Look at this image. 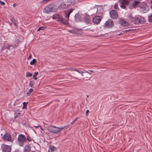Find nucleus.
<instances>
[{
    "label": "nucleus",
    "instance_id": "1",
    "mask_svg": "<svg viewBox=\"0 0 152 152\" xmlns=\"http://www.w3.org/2000/svg\"><path fill=\"white\" fill-rule=\"evenodd\" d=\"M65 127L66 126L59 128L51 125L48 127L47 130L50 132L56 134L59 133L61 130Z\"/></svg>",
    "mask_w": 152,
    "mask_h": 152
},
{
    "label": "nucleus",
    "instance_id": "2",
    "mask_svg": "<svg viewBox=\"0 0 152 152\" xmlns=\"http://www.w3.org/2000/svg\"><path fill=\"white\" fill-rule=\"evenodd\" d=\"M18 144L20 146H23L24 142L26 141V137L24 135L20 134L18 135Z\"/></svg>",
    "mask_w": 152,
    "mask_h": 152
},
{
    "label": "nucleus",
    "instance_id": "3",
    "mask_svg": "<svg viewBox=\"0 0 152 152\" xmlns=\"http://www.w3.org/2000/svg\"><path fill=\"white\" fill-rule=\"evenodd\" d=\"M56 7L53 4H51L46 7L44 10V12L49 13L51 12H54L56 11Z\"/></svg>",
    "mask_w": 152,
    "mask_h": 152
},
{
    "label": "nucleus",
    "instance_id": "4",
    "mask_svg": "<svg viewBox=\"0 0 152 152\" xmlns=\"http://www.w3.org/2000/svg\"><path fill=\"white\" fill-rule=\"evenodd\" d=\"M120 2V5L122 8L126 9V6H129L130 4V2L127 0H119Z\"/></svg>",
    "mask_w": 152,
    "mask_h": 152
},
{
    "label": "nucleus",
    "instance_id": "5",
    "mask_svg": "<svg viewBox=\"0 0 152 152\" xmlns=\"http://www.w3.org/2000/svg\"><path fill=\"white\" fill-rule=\"evenodd\" d=\"M1 135L2 136V139L4 140L10 142H12L11 136L9 134L6 133L3 135L1 134Z\"/></svg>",
    "mask_w": 152,
    "mask_h": 152
},
{
    "label": "nucleus",
    "instance_id": "6",
    "mask_svg": "<svg viewBox=\"0 0 152 152\" xmlns=\"http://www.w3.org/2000/svg\"><path fill=\"white\" fill-rule=\"evenodd\" d=\"M145 19L141 16H139L135 19L134 23L135 24H143L145 22Z\"/></svg>",
    "mask_w": 152,
    "mask_h": 152
},
{
    "label": "nucleus",
    "instance_id": "7",
    "mask_svg": "<svg viewBox=\"0 0 152 152\" xmlns=\"http://www.w3.org/2000/svg\"><path fill=\"white\" fill-rule=\"evenodd\" d=\"M114 25L113 21L111 19H109L106 21L105 23V26L106 28H111Z\"/></svg>",
    "mask_w": 152,
    "mask_h": 152
},
{
    "label": "nucleus",
    "instance_id": "8",
    "mask_svg": "<svg viewBox=\"0 0 152 152\" xmlns=\"http://www.w3.org/2000/svg\"><path fill=\"white\" fill-rule=\"evenodd\" d=\"M1 148L3 152H10L11 151L10 146L7 145L3 144Z\"/></svg>",
    "mask_w": 152,
    "mask_h": 152
},
{
    "label": "nucleus",
    "instance_id": "9",
    "mask_svg": "<svg viewBox=\"0 0 152 152\" xmlns=\"http://www.w3.org/2000/svg\"><path fill=\"white\" fill-rule=\"evenodd\" d=\"M110 17L113 19H117L118 16L117 11L115 10H112L110 12Z\"/></svg>",
    "mask_w": 152,
    "mask_h": 152
},
{
    "label": "nucleus",
    "instance_id": "10",
    "mask_svg": "<svg viewBox=\"0 0 152 152\" xmlns=\"http://www.w3.org/2000/svg\"><path fill=\"white\" fill-rule=\"evenodd\" d=\"M102 19V17L99 16H96L93 19V22L94 24H97L100 23Z\"/></svg>",
    "mask_w": 152,
    "mask_h": 152
},
{
    "label": "nucleus",
    "instance_id": "11",
    "mask_svg": "<svg viewBox=\"0 0 152 152\" xmlns=\"http://www.w3.org/2000/svg\"><path fill=\"white\" fill-rule=\"evenodd\" d=\"M118 22L119 23L123 26H128L129 25V24L127 22L123 19H120Z\"/></svg>",
    "mask_w": 152,
    "mask_h": 152
},
{
    "label": "nucleus",
    "instance_id": "12",
    "mask_svg": "<svg viewBox=\"0 0 152 152\" xmlns=\"http://www.w3.org/2000/svg\"><path fill=\"white\" fill-rule=\"evenodd\" d=\"M59 22L64 25H67L69 24L68 19H65L62 17L59 20Z\"/></svg>",
    "mask_w": 152,
    "mask_h": 152
},
{
    "label": "nucleus",
    "instance_id": "13",
    "mask_svg": "<svg viewBox=\"0 0 152 152\" xmlns=\"http://www.w3.org/2000/svg\"><path fill=\"white\" fill-rule=\"evenodd\" d=\"M74 10V9L72 8L69 9V10L68 12H66L65 14V18L66 19H68L69 20V16L70 14L72 12L73 10Z\"/></svg>",
    "mask_w": 152,
    "mask_h": 152
},
{
    "label": "nucleus",
    "instance_id": "14",
    "mask_svg": "<svg viewBox=\"0 0 152 152\" xmlns=\"http://www.w3.org/2000/svg\"><path fill=\"white\" fill-rule=\"evenodd\" d=\"M75 3V1L74 0H70L66 3V4L67 8L73 6Z\"/></svg>",
    "mask_w": 152,
    "mask_h": 152
},
{
    "label": "nucleus",
    "instance_id": "15",
    "mask_svg": "<svg viewBox=\"0 0 152 152\" xmlns=\"http://www.w3.org/2000/svg\"><path fill=\"white\" fill-rule=\"evenodd\" d=\"M67 7L66 3H65L64 2L61 3L58 6V7L59 8L63 9H66L67 8Z\"/></svg>",
    "mask_w": 152,
    "mask_h": 152
},
{
    "label": "nucleus",
    "instance_id": "16",
    "mask_svg": "<svg viewBox=\"0 0 152 152\" xmlns=\"http://www.w3.org/2000/svg\"><path fill=\"white\" fill-rule=\"evenodd\" d=\"M24 152H31V147L29 145H26L24 148Z\"/></svg>",
    "mask_w": 152,
    "mask_h": 152
},
{
    "label": "nucleus",
    "instance_id": "17",
    "mask_svg": "<svg viewBox=\"0 0 152 152\" xmlns=\"http://www.w3.org/2000/svg\"><path fill=\"white\" fill-rule=\"evenodd\" d=\"M62 17L58 14H56L53 15L52 18L53 19H56L57 20L59 21L61 17Z\"/></svg>",
    "mask_w": 152,
    "mask_h": 152
},
{
    "label": "nucleus",
    "instance_id": "18",
    "mask_svg": "<svg viewBox=\"0 0 152 152\" xmlns=\"http://www.w3.org/2000/svg\"><path fill=\"white\" fill-rule=\"evenodd\" d=\"M10 20L14 24L15 26L16 27H18V25L16 23V20L13 17H11Z\"/></svg>",
    "mask_w": 152,
    "mask_h": 152
},
{
    "label": "nucleus",
    "instance_id": "19",
    "mask_svg": "<svg viewBox=\"0 0 152 152\" xmlns=\"http://www.w3.org/2000/svg\"><path fill=\"white\" fill-rule=\"evenodd\" d=\"M75 19L77 21H80L82 19L81 16L78 14L75 15Z\"/></svg>",
    "mask_w": 152,
    "mask_h": 152
},
{
    "label": "nucleus",
    "instance_id": "20",
    "mask_svg": "<svg viewBox=\"0 0 152 152\" xmlns=\"http://www.w3.org/2000/svg\"><path fill=\"white\" fill-rule=\"evenodd\" d=\"M89 16H86L84 18V20L87 23H89L90 22Z\"/></svg>",
    "mask_w": 152,
    "mask_h": 152
},
{
    "label": "nucleus",
    "instance_id": "21",
    "mask_svg": "<svg viewBox=\"0 0 152 152\" xmlns=\"http://www.w3.org/2000/svg\"><path fill=\"white\" fill-rule=\"evenodd\" d=\"M50 148L51 151L52 152H54L55 151H57L56 148L54 146H50Z\"/></svg>",
    "mask_w": 152,
    "mask_h": 152
},
{
    "label": "nucleus",
    "instance_id": "22",
    "mask_svg": "<svg viewBox=\"0 0 152 152\" xmlns=\"http://www.w3.org/2000/svg\"><path fill=\"white\" fill-rule=\"evenodd\" d=\"M37 63V61L35 59H33L32 61H31L30 63V64L31 65H35Z\"/></svg>",
    "mask_w": 152,
    "mask_h": 152
},
{
    "label": "nucleus",
    "instance_id": "23",
    "mask_svg": "<svg viewBox=\"0 0 152 152\" xmlns=\"http://www.w3.org/2000/svg\"><path fill=\"white\" fill-rule=\"evenodd\" d=\"M140 3V2L139 1H135L132 4V6L134 7H135L137 6Z\"/></svg>",
    "mask_w": 152,
    "mask_h": 152
},
{
    "label": "nucleus",
    "instance_id": "24",
    "mask_svg": "<svg viewBox=\"0 0 152 152\" xmlns=\"http://www.w3.org/2000/svg\"><path fill=\"white\" fill-rule=\"evenodd\" d=\"M69 31L71 33L77 34V29L75 28L72 30H69Z\"/></svg>",
    "mask_w": 152,
    "mask_h": 152
},
{
    "label": "nucleus",
    "instance_id": "25",
    "mask_svg": "<svg viewBox=\"0 0 152 152\" xmlns=\"http://www.w3.org/2000/svg\"><path fill=\"white\" fill-rule=\"evenodd\" d=\"M34 90L33 89L31 88L28 91V92L26 94V95L27 96H28L30 95L31 93Z\"/></svg>",
    "mask_w": 152,
    "mask_h": 152
},
{
    "label": "nucleus",
    "instance_id": "26",
    "mask_svg": "<svg viewBox=\"0 0 152 152\" xmlns=\"http://www.w3.org/2000/svg\"><path fill=\"white\" fill-rule=\"evenodd\" d=\"M32 74L29 72H27L26 73V77H31L32 76Z\"/></svg>",
    "mask_w": 152,
    "mask_h": 152
},
{
    "label": "nucleus",
    "instance_id": "27",
    "mask_svg": "<svg viewBox=\"0 0 152 152\" xmlns=\"http://www.w3.org/2000/svg\"><path fill=\"white\" fill-rule=\"evenodd\" d=\"M17 45L16 44H13L12 45H10L9 47L10 48L11 47V49H15L16 48Z\"/></svg>",
    "mask_w": 152,
    "mask_h": 152
},
{
    "label": "nucleus",
    "instance_id": "28",
    "mask_svg": "<svg viewBox=\"0 0 152 152\" xmlns=\"http://www.w3.org/2000/svg\"><path fill=\"white\" fill-rule=\"evenodd\" d=\"M38 74V72H35L34 73V75L33 76V78L35 80H37V77H36L37 76V75Z\"/></svg>",
    "mask_w": 152,
    "mask_h": 152
},
{
    "label": "nucleus",
    "instance_id": "29",
    "mask_svg": "<svg viewBox=\"0 0 152 152\" xmlns=\"http://www.w3.org/2000/svg\"><path fill=\"white\" fill-rule=\"evenodd\" d=\"M46 28V26H41L39 27L37 30V31H39L41 30H43Z\"/></svg>",
    "mask_w": 152,
    "mask_h": 152
},
{
    "label": "nucleus",
    "instance_id": "30",
    "mask_svg": "<svg viewBox=\"0 0 152 152\" xmlns=\"http://www.w3.org/2000/svg\"><path fill=\"white\" fill-rule=\"evenodd\" d=\"M28 103L27 102L26 103L24 102L23 103V109H26V108H27L26 106L27 105Z\"/></svg>",
    "mask_w": 152,
    "mask_h": 152
},
{
    "label": "nucleus",
    "instance_id": "31",
    "mask_svg": "<svg viewBox=\"0 0 152 152\" xmlns=\"http://www.w3.org/2000/svg\"><path fill=\"white\" fill-rule=\"evenodd\" d=\"M148 19L149 22L151 23L152 22V14L151 15L149 16Z\"/></svg>",
    "mask_w": 152,
    "mask_h": 152
},
{
    "label": "nucleus",
    "instance_id": "32",
    "mask_svg": "<svg viewBox=\"0 0 152 152\" xmlns=\"http://www.w3.org/2000/svg\"><path fill=\"white\" fill-rule=\"evenodd\" d=\"M99 10H100V11H101V12H99V10L98 9H97V12H96L98 14L99 13L100 14H101V13L102 14L103 13V8H100L99 9Z\"/></svg>",
    "mask_w": 152,
    "mask_h": 152
},
{
    "label": "nucleus",
    "instance_id": "33",
    "mask_svg": "<svg viewBox=\"0 0 152 152\" xmlns=\"http://www.w3.org/2000/svg\"><path fill=\"white\" fill-rule=\"evenodd\" d=\"M20 41L19 39H17L15 40V44L16 45H18L19 43H20Z\"/></svg>",
    "mask_w": 152,
    "mask_h": 152
},
{
    "label": "nucleus",
    "instance_id": "34",
    "mask_svg": "<svg viewBox=\"0 0 152 152\" xmlns=\"http://www.w3.org/2000/svg\"><path fill=\"white\" fill-rule=\"evenodd\" d=\"M33 85H34L33 82L31 81H30V83L29 84V86H30L31 87H32Z\"/></svg>",
    "mask_w": 152,
    "mask_h": 152
},
{
    "label": "nucleus",
    "instance_id": "35",
    "mask_svg": "<svg viewBox=\"0 0 152 152\" xmlns=\"http://www.w3.org/2000/svg\"><path fill=\"white\" fill-rule=\"evenodd\" d=\"M27 140L28 141L30 142V141H31V139L29 136H28L27 137Z\"/></svg>",
    "mask_w": 152,
    "mask_h": 152
},
{
    "label": "nucleus",
    "instance_id": "36",
    "mask_svg": "<svg viewBox=\"0 0 152 152\" xmlns=\"http://www.w3.org/2000/svg\"><path fill=\"white\" fill-rule=\"evenodd\" d=\"M77 118H78L77 117L76 118H75V119H74L72 122L70 124L72 125H73L74 124V122L77 120Z\"/></svg>",
    "mask_w": 152,
    "mask_h": 152
},
{
    "label": "nucleus",
    "instance_id": "37",
    "mask_svg": "<svg viewBox=\"0 0 152 152\" xmlns=\"http://www.w3.org/2000/svg\"><path fill=\"white\" fill-rule=\"evenodd\" d=\"M114 8L115 9H118V5L116 4H115L114 5Z\"/></svg>",
    "mask_w": 152,
    "mask_h": 152
},
{
    "label": "nucleus",
    "instance_id": "38",
    "mask_svg": "<svg viewBox=\"0 0 152 152\" xmlns=\"http://www.w3.org/2000/svg\"><path fill=\"white\" fill-rule=\"evenodd\" d=\"M20 115V113H17L15 116V118H16L18 116H19Z\"/></svg>",
    "mask_w": 152,
    "mask_h": 152
},
{
    "label": "nucleus",
    "instance_id": "39",
    "mask_svg": "<svg viewBox=\"0 0 152 152\" xmlns=\"http://www.w3.org/2000/svg\"><path fill=\"white\" fill-rule=\"evenodd\" d=\"M0 3L1 5H4L5 4V3L4 2L0 0Z\"/></svg>",
    "mask_w": 152,
    "mask_h": 152
},
{
    "label": "nucleus",
    "instance_id": "40",
    "mask_svg": "<svg viewBox=\"0 0 152 152\" xmlns=\"http://www.w3.org/2000/svg\"><path fill=\"white\" fill-rule=\"evenodd\" d=\"M131 30H127L124 31V33H126L128 32H129L130 31H131Z\"/></svg>",
    "mask_w": 152,
    "mask_h": 152
},
{
    "label": "nucleus",
    "instance_id": "41",
    "mask_svg": "<svg viewBox=\"0 0 152 152\" xmlns=\"http://www.w3.org/2000/svg\"><path fill=\"white\" fill-rule=\"evenodd\" d=\"M32 57V55L31 54H30L29 57H28V60H29L30 59H31Z\"/></svg>",
    "mask_w": 152,
    "mask_h": 152
},
{
    "label": "nucleus",
    "instance_id": "42",
    "mask_svg": "<svg viewBox=\"0 0 152 152\" xmlns=\"http://www.w3.org/2000/svg\"><path fill=\"white\" fill-rule=\"evenodd\" d=\"M34 126L35 127L36 129L38 128L39 127H40V125H38L37 126Z\"/></svg>",
    "mask_w": 152,
    "mask_h": 152
},
{
    "label": "nucleus",
    "instance_id": "43",
    "mask_svg": "<svg viewBox=\"0 0 152 152\" xmlns=\"http://www.w3.org/2000/svg\"><path fill=\"white\" fill-rule=\"evenodd\" d=\"M72 70L78 72V69H73Z\"/></svg>",
    "mask_w": 152,
    "mask_h": 152
},
{
    "label": "nucleus",
    "instance_id": "44",
    "mask_svg": "<svg viewBox=\"0 0 152 152\" xmlns=\"http://www.w3.org/2000/svg\"><path fill=\"white\" fill-rule=\"evenodd\" d=\"M79 73H81L82 74V75L83 76V72H82V71H80L78 70V72Z\"/></svg>",
    "mask_w": 152,
    "mask_h": 152
},
{
    "label": "nucleus",
    "instance_id": "45",
    "mask_svg": "<svg viewBox=\"0 0 152 152\" xmlns=\"http://www.w3.org/2000/svg\"><path fill=\"white\" fill-rule=\"evenodd\" d=\"M14 152H20V151L19 150H15Z\"/></svg>",
    "mask_w": 152,
    "mask_h": 152
},
{
    "label": "nucleus",
    "instance_id": "46",
    "mask_svg": "<svg viewBox=\"0 0 152 152\" xmlns=\"http://www.w3.org/2000/svg\"><path fill=\"white\" fill-rule=\"evenodd\" d=\"M124 33V31H122L120 34L119 35H120V34H123Z\"/></svg>",
    "mask_w": 152,
    "mask_h": 152
},
{
    "label": "nucleus",
    "instance_id": "47",
    "mask_svg": "<svg viewBox=\"0 0 152 152\" xmlns=\"http://www.w3.org/2000/svg\"><path fill=\"white\" fill-rule=\"evenodd\" d=\"M17 5V4H13V6L14 7H15Z\"/></svg>",
    "mask_w": 152,
    "mask_h": 152
},
{
    "label": "nucleus",
    "instance_id": "48",
    "mask_svg": "<svg viewBox=\"0 0 152 152\" xmlns=\"http://www.w3.org/2000/svg\"><path fill=\"white\" fill-rule=\"evenodd\" d=\"M89 110H86V114L87 115L88 113H89Z\"/></svg>",
    "mask_w": 152,
    "mask_h": 152
},
{
    "label": "nucleus",
    "instance_id": "49",
    "mask_svg": "<svg viewBox=\"0 0 152 152\" xmlns=\"http://www.w3.org/2000/svg\"><path fill=\"white\" fill-rule=\"evenodd\" d=\"M40 127V129L41 130H42V131H44V129L43 128H42L41 126Z\"/></svg>",
    "mask_w": 152,
    "mask_h": 152
},
{
    "label": "nucleus",
    "instance_id": "50",
    "mask_svg": "<svg viewBox=\"0 0 152 152\" xmlns=\"http://www.w3.org/2000/svg\"><path fill=\"white\" fill-rule=\"evenodd\" d=\"M89 71L91 72H93V70H90Z\"/></svg>",
    "mask_w": 152,
    "mask_h": 152
},
{
    "label": "nucleus",
    "instance_id": "51",
    "mask_svg": "<svg viewBox=\"0 0 152 152\" xmlns=\"http://www.w3.org/2000/svg\"><path fill=\"white\" fill-rule=\"evenodd\" d=\"M14 134H15V135H16V134H17L16 133H14L13 134L14 135Z\"/></svg>",
    "mask_w": 152,
    "mask_h": 152
},
{
    "label": "nucleus",
    "instance_id": "52",
    "mask_svg": "<svg viewBox=\"0 0 152 152\" xmlns=\"http://www.w3.org/2000/svg\"><path fill=\"white\" fill-rule=\"evenodd\" d=\"M10 24V25L11 26H12V23H11Z\"/></svg>",
    "mask_w": 152,
    "mask_h": 152
},
{
    "label": "nucleus",
    "instance_id": "53",
    "mask_svg": "<svg viewBox=\"0 0 152 152\" xmlns=\"http://www.w3.org/2000/svg\"><path fill=\"white\" fill-rule=\"evenodd\" d=\"M130 17H131V18L132 19H133V18L132 17V16H131Z\"/></svg>",
    "mask_w": 152,
    "mask_h": 152
},
{
    "label": "nucleus",
    "instance_id": "54",
    "mask_svg": "<svg viewBox=\"0 0 152 152\" xmlns=\"http://www.w3.org/2000/svg\"><path fill=\"white\" fill-rule=\"evenodd\" d=\"M85 72H86L88 73V74H90V73H89V72H87V71H85Z\"/></svg>",
    "mask_w": 152,
    "mask_h": 152
},
{
    "label": "nucleus",
    "instance_id": "55",
    "mask_svg": "<svg viewBox=\"0 0 152 152\" xmlns=\"http://www.w3.org/2000/svg\"><path fill=\"white\" fill-rule=\"evenodd\" d=\"M75 79H79V80H80V79H79V78H77V77H76V78H75Z\"/></svg>",
    "mask_w": 152,
    "mask_h": 152
},
{
    "label": "nucleus",
    "instance_id": "56",
    "mask_svg": "<svg viewBox=\"0 0 152 152\" xmlns=\"http://www.w3.org/2000/svg\"><path fill=\"white\" fill-rule=\"evenodd\" d=\"M151 3L152 4V0H151Z\"/></svg>",
    "mask_w": 152,
    "mask_h": 152
},
{
    "label": "nucleus",
    "instance_id": "57",
    "mask_svg": "<svg viewBox=\"0 0 152 152\" xmlns=\"http://www.w3.org/2000/svg\"><path fill=\"white\" fill-rule=\"evenodd\" d=\"M48 152H50V151L49 150H48Z\"/></svg>",
    "mask_w": 152,
    "mask_h": 152
}]
</instances>
